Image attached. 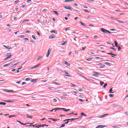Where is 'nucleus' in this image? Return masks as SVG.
<instances>
[{"instance_id":"nucleus-60","label":"nucleus","mask_w":128,"mask_h":128,"mask_svg":"<svg viewBox=\"0 0 128 128\" xmlns=\"http://www.w3.org/2000/svg\"><path fill=\"white\" fill-rule=\"evenodd\" d=\"M84 8H88V6H84Z\"/></svg>"},{"instance_id":"nucleus-52","label":"nucleus","mask_w":128,"mask_h":128,"mask_svg":"<svg viewBox=\"0 0 128 128\" xmlns=\"http://www.w3.org/2000/svg\"><path fill=\"white\" fill-rule=\"evenodd\" d=\"M69 28H70V27H68V28H65V30H66V32H67V30H68V29H69Z\"/></svg>"},{"instance_id":"nucleus-50","label":"nucleus","mask_w":128,"mask_h":128,"mask_svg":"<svg viewBox=\"0 0 128 128\" xmlns=\"http://www.w3.org/2000/svg\"><path fill=\"white\" fill-rule=\"evenodd\" d=\"M51 34H52L54 32V34H56V30H52L50 31Z\"/></svg>"},{"instance_id":"nucleus-5","label":"nucleus","mask_w":128,"mask_h":128,"mask_svg":"<svg viewBox=\"0 0 128 128\" xmlns=\"http://www.w3.org/2000/svg\"><path fill=\"white\" fill-rule=\"evenodd\" d=\"M60 110H64V112H70V109H66L65 108H60Z\"/></svg>"},{"instance_id":"nucleus-21","label":"nucleus","mask_w":128,"mask_h":128,"mask_svg":"<svg viewBox=\"0 0 128 128\" xmlns=\"http://www.w3.org/2000/svg\"><path fill=\"white\" fill-rule=\"evenodd\" d=\"M18 38H24V35H20L18 36Z\"/></svg>"},{"instance_id":"nucleus-41","label":"nucleus","mask_w":128,"mask_h":128,"mask_svg":"<svg viewBox=\"0 0 128 128\" xmlns=\"http://www.w3.org/2000/svg\"><path fill=\"white\" fill-rule=\"evenodd\" d=\"M84 10V12H90V11L88 10Z\"/></svg>"},{"instance_id":"nucleus-32","label":"nucleus","mask_w":128,"mask_h":128,"mask_svg":"<svg viewBox=\"0 0 128 128\" xmlns=\"http://www.w3.org/2000/svg\"><path fill=\"white\" fill-rule=\"evenodd\" d=\"M38 128H43V126H42V125H38V126H36V128H38Z\"/></svg>"},{"instance_id":"nucleus-22","label":"nucleus","mask_w":128,"mask_h":128,"mask_svg":"<svg viewBox=\"0 0 128 128\" xmlns=\"http://www.w3.org/2000/svg\"><path fill=\"white\" fill-rule=\"evenodd\" d=\"M109 92L110 94H114V92H112V88L110 90Z\"/></svg>"},{"instance_id":"nucleus-35","label":"nucleus","mask_w":128,"mask_h":128,"mask_svg":"<svg viewBox=\"0 0 128 128\" xmlns=\"http://www.w3.org/2000/svg\"><path fill=\"white\" fill-rule=\"evenodd\" d=\"M110 48L111 50H114V52H116V50L115 48H112V47H110Z\"/></svg>"},{"instance_id":"nucleus-29","label":"nucleus","mask_w":128,"mask_h":128,"mask_svg":"<svg viewBox=\"0 0 128 128\" xmlns=\"http://www.w3.org/2000/svg\"><path fill=\"white\" fill-rule=\"evenodd\" d=\"M7 90V92H14V90Z\"/></svg>"},{"instance_id":"nucleus-28","label":"nucleus","mask_w":128,"mask_h":128,"mask_svg":"<svg viewBox=\"0 0 128 128\" xmlns=\"http://www.w3.org/2000/svg\"><path fill=\"white\" fill-rule=\"evenodd\" d=\"M6 102H14V101L12 100H4Z\"/></svg>"},{"instance_id":"nucleus-23","label":"nucleus","mask_w":128,"mask_h":128,"mask_svg":"<svg viewBox=\"0 0 128 128\" xmlns=\"http://www.w3.org/2000/svg\"><path fill=\"white\" fill-rule=\"evenodd\" d=\"M26 116H27V118H32V116H30V114H26Z\"/></svg>"},{"instance_id":"nucleus-37","label":"nucleus","mask_w":128,"mask_h":128,"mask_svg":"<svg viewBox=\"0 0 128 128\" xmlns=\"http://www.w3.org/2000/svg\"><path fill=\"white\" fill-rule=\"evenodd\" d=\"M14 116H16V115H11V116H9L8 118H13Z\"/></svg>"},{"instance_id":"nucleus-40","label":"nucleus","mask_w":128,"mask_h":128,"mask_svg":"<svg viewBox=\"0 0 128 128\" xmlns=\"http://www.w3.org/2000/svg\"><path fill=\"white\" fill-rule=\"evenodd\" d=\"M26 82H28V81L30 80V78H26Z\"/></svg>"},{"instance_id":"nucleus-63","label":"nucleus","mask_w":128,"mask_h":128,"mask_svg":"<svg viewBox=\"0 0 128 128\" xmlns=\"http://www.w3.org/2000/svg\"><path fill=\"white\" fill-rule=\"evenodd\" d=\"M46 120V118H44L42 119H41L40 120Z\"/></svg>"},{"instance_id":"nucleus-3","label":"nucleus","mask_w":128,"mask_h":128,"mask_svg":"<svg viewBox=\"0 0 128 128\" xmlns=\"http://www.w3.org/2000/svg\"><path fill=\"white\" fill-rule=\"evenodd\" d=\"M64 8L66 10H72V9L70 6H64Z\"/></svg>"},{"instance_id":"nucleus-33","label":"nucleus","mask_w":128,"mask_h":128,"mask_svg":"<svg viewBox=\"0 0 128 128\" xmlns=\"http://www.w3.org/2000/svg\"><path fill=\"white\" fill-rule=\"evenodd\" d=\"M105 64H106L107 66H111L110 63L108 62H106Z\"/></svg>"},{"instance_id":"nucleus-9","label":"nucleus","mask_w":128,"mask_h":128,"mask_svg":"<svg viewBox=\"0 0 128 128\" xmlns=\"http://www.w3.org/2000/svg\"><path fill=\"white\" fill-rule=\"evenodd\" d=\"M17 122H19V124H22V126H26V124H30V123L24 124V123H22V122H20V121H18V120Z\"/></svg>"},{"instance_id":"nucleus-7","label":"nucleus","mask_w":128,"mask_h":128,"mask_svg":"<svg viewBox=\"0 0 128 128\" xmlns=\"http://www.w3.org/2000/svg\"><path fill=\"white\" fill-rule=\"evenodd\" d=\"M56 35H52V36H49V38L50 40H52V38H56Z\"/></svg>"},{"instance_id":"nucleus-20","label":"nucleus","mask_w":128,"mask_h":128,"mask_svg":"<svg viewBox=\"0 0 128 128\" xmlns=\"http://www.w3.org/2000/svg\"><path fill=\"white\" fill-rule=\"evenodd\" d=\"M36 80H38L36 79H33L31 80V82H36Z\"/></svg>"},{"instance_id":"nucleus-4","label":"nucleus","mask_w":128,"mask_h":128,"mask_svg":"<svg viewBox=\"0 0 128 128\" xmlns=\"http://www.w3.org/2000/svg\"><path fill=\"white\" fill-rule=\"evenodd\" d=\"M100 30L102 32H104V34H106V32H108V30L102 28L100 29Z\"/></svg>"},{"instance_id":"nucleus-38","label":"nucleus","mask_w":128,"mask_h":128,"mask_svg":"<svg viewBox=\"0 0 128 128\" xmlns=\"http://www.w3.org/2000/svg\"><path fill=\"white\" fill-rule=\"evenodd\" d=\"M54 14H56V16H58V12L56 11H54Z\"/></svg>"},{"instance_id":"nucleus-43","label":"nucleus","mask_w":128,"mask_h":128,"mask_svg":"<svg viewBox=\"0 0 128 128\" xmlns=\"http://www.w3.org/2000/svg\"><path fill=\"white\" fill-rule=\"evenodd\" d=\"M64 126H66V124H62V126L60 127V128H64Z\"/></svg>"},{"instance_id":"nucleus-58","label":"nucleus","mask_w":128,"mask_h":128,"mask_svg":"<svg viewBox=\"0 0 128 128\" xmlns=\"http://www.w3.org/2000/svg\"><path fill=\"white\" fill-rule=\"evenodd\" d=\"M26 84V82H22V86H24V84Z\"/></svg>"},{"instance_id":"nucleus-46","label":"nucleus","mask_w":128,"mask_h":128,"mask_svg":"<svg viewBox=\"0 0 128 128\" xmlns=\"http://www.w3.org/2000/svg\"><path fill=\"white\" fill-rule=\"evenodd\" d=\"M62 96H68V94H66V93H64V94H62Z\"/></svg>"},{"instance_id":"nucleus-64","label":"nucleus","mask_w":128,"mask_h":128,"mask_svg":"<svg viewBox=\"0 0 128 128\" xmlns=\"http://www.w3.org/2000/svg\"><path fill=\"white\" fill-rule=\"evenodd\" d=\"M16 84H20V81H18L16 82Z\"/></svg>"},{"instance_id":"nucleus-26","label":"nucleus","mask_w":128,"mask_h":128,"mask_svg":"<svg viewBox=\"0 0 128 128\" xmlns=\"http://www.w3.org/2000/svg\"><path fill=\"white\" fill-rule=\"evenodd\" d=\"M107 54H110L111 56H116V54H112V53H107Z\"/></svg>"},{"instance_id":"nucleus-39","label":"nucleus","mask_w":128,"mask_h":128,"mask_svg":"<svg viewBox=\"0 0 128 128\" xmlns=\"http://www.w3.org/2000/svg\"><path fill=\"white\" fill-rule=\"evenodd\" d=\"M32 38H34V40H36V36H34V35H32Z\"/></svg>"},{"instance_id":"nucleus-25","label":"nucleus","mask_w":128,"mask_h":128,"mask_svg":"<svg viewBox=\"0 0 128 128\" xmlns=\"http://www.w3.org/2000/svg\"><path fill=\"white\" fill-rule=\"evenodd\" d=\"M0 104L3 105V106H6V103L2 102H0Z\"/></svg>"},{"instance_id":"nucleus-31","label":"nucleus","mask_w":128,"mask_h":128,"mask_svg":"<svg viewBox=\"0 0 128 128\" xmlns=\"http://www.w3.org/2000/svg\"><path fill=\"white\" fill-rule=\"evenodd\" d=\"M118 48V51L120 52V50H122V48H120V46H118V47H116Z\"/></svg>"},{"instance_id":"nucleus-24","label":"nucleus","mask_w":128,"mask_h":128,"mask_svg":"<svg viewBox=\"0 0 128 128\" xmlns=\"http://www.w3.org/2000/svg\"><path fill=\"white\" fill-rule=\"evenodd\" d=\"M74 2V0H66L64 2Z\"/></svg>"},{"instance_id":"nucleus-10","label":"nucleus","mask_w":128,"mask_h":128,"mask_svg":"<svg viewBox=\"0 0 128 128\" xmlns=\"http://www.w3.org/2000/svg\"><path fill=\"white\" fill-rule=\"evenodd\" d=\"M12 56V55L8 56V57H6L4 59V60H9V58H11Z\"/></svg>"},{"instance_id":"nucleus-6","label":"nucleus","mask_w":128,"mask_h":128,"mask_svg":"<svg viewBox=\"0 0 128 128\" xmlns=\"http://www.w3.org/2000/svg\"><path fill=\"white\" fill-rule=\"evenodd\" d=\"M60 110V108H55L52 109V110H50V112H54V110H55V112H56V110Z\"/></svg>"},{"instance_id":"nucleus-18","label":"nucleus","mask_w":128,"mask_h":128,"mask_svg":"<svg viewBox=\"0 0 128 128\" xmlns=\"http://www.w3.org/2000/svg\"><path fill=\"white\" fill-rule=\"evenodd\" d=\"M4 48H7V50H11L12 48L6 46H4Z\"/></svg>"},{"instance_id":"nucleus-62","label":"nucleus","mask_w":128,"mask_h":128,"mask_svg":"<svg viewBox=\"0 0 128 128\" xmlns=\"http://www.w3.org/2000/svg\"><path fill=\"white\" fill-rule=\"evenodd\" d=\"M64 18H65L66 20H68V17H65Z\"/></svg>"},{"instance_id":"nucleus-1","label":"nucleus","mask_w":128,"mask_h":128,"mask_svg":"<svg viewBox=\"0 0 128 128\" xmlns=\"http://www.w3.org/2000/svg\"><path fill=\"white\" fill-rule=\"evenodd\" d=\"M98 74H100V73L97 72H94L93 74L92 75V76H95L96 78H98Z\"/></svg>"},{"instance_id":"nucleus-11","label":"nucleus","mask_w":128,"mask_h":128,"mask_svg":"<svg viewBox=\"0 0 128 128\" xmlns=\"http://www.w3.org/2000/svg\"><path fill=\"white\" fill-rule=\"evenodd\" d=\"M108 116V114H105L102 115L100 116H98V118H104V116Z\"/></svg>"},{"instance_id":"nucleus-15","label":"nucleus","mask_w":128,"mask_h":128,"mask_svg":"<svg viewBox=\"0 0 128 128\" xmlns=\"http://www.w3.org/2000/svg\"><path fill=\"white\" fill-rule=\"evenodd\" d=\"M64 72L65 74H66L65 75L66 76H68V78H70V75L68 74V72Z\"/></svg>"},{"instance_id":"nucleus-14","label":"nucleus","mask_w":128,"mask_h":128,"mask_svg":"<svg viewBox=\"0 0 128 128\" xmlns=\"http://www.w3.org/2000/svg\"><path fill=\"white\" fill-rule=\"evenodd\" d=\"M64 64H66V66H70V64H68V62L66 61H64Z\"/></svg>"},{"instance_id":"nucleus-53","label":"nucleus","mask_w":128,"mask_h":128,"mask_svg":"<svg viewBox=\"0 0 128 128\" xmlns=\"http://www.w3.org/2000/svg\"><path fill=\"white\" fill-rule=\"evenodd\" d=\"M30 22V20H23V22Z\"/></svg>"},{"instance_id":"nucleus-36","label":"nucleus","mask_w":128,"mask_h":128,"mask_svg":"<svg viewBox=\"0 0 128 128\" xmlns=\"http://www.w3.org/2000/svg\"><path fill=\"white\" fill-rule=\"evenodd\" d=\"M31 124V126H33V128L36 127V126L34 125H32V124Z\"/></svg>"},{"instance_id":"nucleus-2","label":"nucleus","mask_w":128,"mask_h":128,"mask_svg":"<svg viewBox=\"0 0 128 128\" xmlns=\"http://www.w3.org/2000/svg\"><path fill=\"white\" fill-rule=\"evenodd\" d=\"M52 49H51V48L48 49V54L46 56V58H48V56H50V52H52Z\"/></svg>"},{"instance_id":"nucleus-56","label":"nucleus","mask_w":128,"mask_h":128,"mask_svg":"<svg viewBox=\"0 0 128 128\" xmlns=\"http://www.w3.org/2000/svg\"><path fill=\"white\" fill-rule=\"evenodd\" d=\"M26 34H30V31H28V30H26Z\"/></svg>"},{"instance_id":"nucleus-61","label":"nucleus","mask_w":128,"mask_h":128,"mask_svg":"<svg viewBox=\"0 0 128 128\" xmlns=\"http://www.w3.org/2000/svg\"><path fill=\"white\" fill-rule=\"evenodd\" d=\"M30 2H32V0H27V2H28V3Z\"/></svg>"},{"instance_id":"nucleus-45","label":"nucleus","mask_w":128,"mask_h":128,"mask_svg":"<svg viewBox=\"0 0 128 128\" xmlns=\"http://www.w3.org/2000/svg\"><path fill=\"white\" fill-rule=\"evenodd\" d=\"M82 116H86V115L84 114V112L81 113Z\"/></svg>"},{"instance_id":"nucleus-12","label":"nucleus","mask_w":128,"mask_h":128,"mask_svg":"<svg viewBox=\"0 0 128 128\" xmlns=\"http://www.w3.org/2000/svg\"><path fill=\"white\" fill-rule=\"evenodd\" d=\"M49 120H52L53 122H58V120H60V119H54L52 118H49Z\"/></svg>"},{"instance_id":"nucleus-48","label":"nucleus","mask_w":128,"mask_h":128,"mask_svg":"<svg viewBox=\"0 0 128 128\" xmlns=\"http://www.w3.org/2000/svg\"><path fill=\"white\" fill-rule=\"evenodd\" d=\"M108 84H105L104 85V88H106Z\"/></svg>"},{"instance_id":"nucleus-34","label":"nucleus","mask_w":128,"mask_h":128,"mask_svg":"<svg viewBox=\"0 0 128 128\" xmlns=\"http://www.w3.org/2000/svg\"><path fill=\"white\" fill-rule=\"evenodd\" d=\"M68 120H71V119H70V118H68V119H66V120H64V122H68Z\"/></svg>"},{"instance_id":"nucleus-44","label":"nucleus","mask_w":128,"mask_h":128,"mask_svg":"<svg viewBox=\"0 0 128 128\" xmlns=\"http://www.w3.org/2000/svg\"><path fill=\"white\" fill-rule=\"evenodd\" d=\"M104 84V82H100V86H102V84Z\"/></svg>"},{"instance_id":"nucleus-55","label":"nucleus","mask_w":128,"mask_h":128,"mask_svg":"<svg viewBox=\"0 0 128 128\" xmlns=\"http://www.w3.org/2000/svg\"><path fill=\"white\" fill-rule=\"evenodd\" d=\"M86 46H84V48H82V50H86Z\"/></svg>"},{"instance_id":"nucleus-27","label":"nucleus","mask_w":128,"mask_h":128,"mask_svg":"<svg viewBox=\"0 0 128 128\" xmlns=\"http://www.w3.org/2000/svg\"><path fill=\"white\" fill-rule=\"evenodd\" d=\"M79 22L82 24V26H86V24H84L82 22L80 21Z\"/></svg>"},{"instance_id":"nucleus-49","label":"nucleus","mask_w":128,"mask_h":128,"mask_svg":"<svg viewBox=\"0 0 128 128\" xmlns=\"http://www.w3.org/2000/svg\"><path fill=\"white\" fill-rule=\"evenodd\" d=\"M109 96H110V98H114V94H110L109 95Z\"/></svg>"},{"instance_id":"nucleus-47","label":"nucleus","mask_w":128,"mask_h":128,"mask_svg":"<svg viewBox=\"0 0 128 128\" xmlns=\"http://www.w3.org/2000/svg\"><path fill=\"white\" fill-rule=\"evenodd\" d=\"M78 120V118H72L71 119V120Z\"/></svg>"},{"instance_id":"nucleus-16","label":"nucleus","mask_w":128,"mask_h":128,"mask_svg":"<svg viewBox=\"0 0 128 128\" xmlns=\"http://www.w3.org/2000/svg\"><path fill=\"white\" fill-rule=\"evenodd\" d=\"M40 66V64H38V65H36L34 67H33L32 69L33 70L34 68H38Z\"/></svg>"},{"instance_id":"nucleus-57","label":"nucleus","mask_w":128,"mask_h":128,"mask_svg":"<svg viewBox=\"0 0 128 128\" xmlns=\"http://www.w3.org/2000/svg\"><path fill=\"white\" fill-rule=\"evenodd\" d=\"M72 84V88H76V86L75 84Z\"/></svg>"},{"instance_id":"nucleus-51","label":"nucleus","mask_w":128,"mask_h":128,"mask_svg":"<svg viewBox=\"0 0 128 128\" xmlns=\"http://www.w3.org/2000/svg\"><path fill=\"white\" fill-rule=\"evenodd\" d=\"M42 58V56H38V58H37V60H40V58Z\"/></svg>"},{"instance_id":"nucleus-30","label":"nucleus","mask_w":128,"mask_h":128,"mask_svg":"<svg viewBox=\"0 0 128 128\" xmlns=\"http://www.w3.org/2000/svg\"><path fill=\"white\" fill-rule=\"evenodd\" d=\"M66 44V41H65L64 43L60 44V46H64Z\"/></svg>"},{"instance_id":"nucleus-13","label":"nucleus","mask_w":128,"mask_h":128,"mask_svg":"<svg viewBox=\"0 0 128 128\" xmlns=\"http://www.w3.org/2000/svg\"><path fill=\"white\" fill-rule=\"evenodd\" d=\"M106 128V126H104L102 125H99L96 127V128Z\"/></svg>"},{"instance_id":"nucleus-8","label":"nucleus","mask_w":128,"mask_h":128,"mask_svg":"<svg viewBox=\"0 0 128 128\" xmlns=\"http://www.w3.org/2000/svg\"><path fill=\"white\" fill-rule=\"evenodd\" d=\"M116 20H117L120 24H124V21H122L120 20H118L117 18H115Z\"/></svg>"},{"instance_id":"nucleus-42","label":"nucleus","mask_w":128,"mask_h":128,"mask_svg":"<svg viewBox=\"0 0 128 128\" xmlns=\"http://www.w3.org/2000/svg\"><path fill=\"white\" fill-rule=\"evenodd\" d=\"M53 102H58V100H56V99L54 98V99H53Z\"/></svg>"},{"instance_id":"nucleus-59","label":"nucleus","mask_w":128,"mask_h":128,"mask_svg":"<svg viewBox=\"0 0 128 128\" xmlns=\"http://www.w3.org/2000/svg\"><path fill=\"white\" fill-rule=\"evenodd\" d=\"M17 64H18V62H17V63L14 64L12 66H17Z\"/></svg>"},{"instance_id":"nucleus-19","label":"nucleus","mask_w":128,"mask_h":128,"mask_svg":"<svg viewBox=\"0 0 128 128\" xmlns=\"http://www.w3.org/2000/svg\"><path fill=\"white\" fill-rule=\"evenodd\" d=\"M114 42V44H115V46H116V48H118V42L115 40Z\"/></svg>"},{"instance_id":"nucleus-17","label":"nucleus","mask_w":128,"mask_h":128,"mask_svg":"<svg viewBox=\"0 0 128 128\" xmlns=\"http://www.w3.org/2000/svg\"><path fill=\"white\" fill-rule=\"evenodd\" d=\"M12 62H10L9 64H6L4 65V68H6V66H10V64H11Z\"/></svg>"},{"instance_id":"nucleus-54","label":"nucleus","mask_w":128,"mask_h":128,"mask_svg":"<svg viewBox=\"0 0 128 128\" xmlns=\"http://www.w3.org/2000/svg\"><path fill=\"white\" fill-rule=\"evenodd\" d=\"M52 84H58L56 83V82H53Z\"/></svg>"}]
</instances>
